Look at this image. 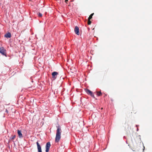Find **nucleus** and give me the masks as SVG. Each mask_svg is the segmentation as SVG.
<instances>
[{"label":"nucleus","instance_id":"9d476101","mask_svg":"<svg viewBox=\"0 0 152 152\" xmlns=\"http://www.w3.org/2000/svg\"><path fill=\"white\" fill-rule=\"evenodd\" d=\"M71 70L72 72L74 73L76 72V69L75 68L72 67V69H71Z\"/></svg>","mask_w":152,"mask_h":152},{"label":"nucleus","instance_id":"7ed1b4c3","mask_svg":"<svg viewBox=\"0 0 152 152\" xmlns=\"http://www.w3.org/2000/svg\"><path fill=\"white\" fill-rule=\"evenodd\" d=\"M85 90L86 92L88 94L90 95L93 98H95L94 95L91 91L88 89H86Z\"/></svg>","mask_w":152,"mask_h":152},{"label":"nucleus","instance_id":"6e6552de","mask_svg":"<svg viewBox=\"0 0 152 152\" xmlns=\"http://www.w3.org/2000/svg\"><path fill=\"white\" fill-rule=\"evenodd\" d=\"M17 131H18V136H19V137L20 138H23V136L22 134L21 133V131L19 130H18Z\"/></svg>","mask_w":152,"mask_h":152},{"label":"nucleus","instance_id":"1a4fd4ad","mask_svg":"<svg viewBox=\"0 0 152 152\" xmlns=\"http://www.w3.org/2000/svg\"><path fill=\"white\" fill-rule=\"evenodd\" d=\"M11 37V34L10 32H8L7 33L4 35V37L6 38H10Z\"/></svg>","mask_w":152,"mask_h":152},{"label":"nucleus","instance_id":"4468645a","mask_svg":"<svg viewBox=\"0 0 152 152\" xmlns=\"http://www.w3.org/2000/svg\"><path fill=\"white\" fill-rule=\"evenodd\" d=\"M38 16L39 17H41L42 16V14L40 13H39L38 14Z\"/></svg>","mask_w":152,"mask_h":152},{"label":"nucleus","instance_id":"f257e3e1","mask_svg":"<svg viewBox=\"0 0 152 152\" xmlns=\"http://www.w3.org/2000/svg\"><path fill=\"white\" fill-rule=\"evenodd\" d=\"M56 127L57 129L56 130V135L55 138V142H58L61 138V134L62 131L61 126H56Z\"/></svg>","mask_w":152,"mask_h":152},{"label":"nucleus","instance_id":"dca6fc26","mask_svg":"<svg viewBox=\"0 0 152 152\" xmlns=\"http://www.w3.org/2000/svg\"><path fill=\"white\" fill-rule=\"evenodd\" d=\"M68 1V0H65V2L66 3H67Z\"/></svg>","mask_w":152,"mask_h":152},{"label":"nucleus","instance_id":"9b49d317","mask_svg":"<svg viewBox=\"0 0 152 152\" xmlns=\"http://www.w3.org/2000/svg\"><path fill=\"white\" fill-rule=\"evenodd\" d=\"M16 137V135H14L13 136H12L10 138V140H14L15 139Z\"/></svg>","mask_w":152,"mask_h":152},{"label":"nucleus","instance_id":"f3484780","mask_svg":"<svg viewBox=\"0 0 152 152\" xmlns=\"http://www.w3.org/2000/svg\"><path fill=\"white\" fill-rule=\"evenodd\" d=\"M94 13H92L90 15H91L92 16L94 15Z\"/></svg>","mask_w":152,"mask_h":152},{"label":"nucleus","instance_id":"f03ea898","mask_svg":"<svg viewBox=\"0 0 152 152\" xmlns=\"http://www.w3.org/2000/svg\"><path fill=\"white\" fill-rule=\"evenodd\" d=\"M0 53L3 55L6 56V50L3 47L1 48L0 47Z\"/></svg>","mask_w":152,"mask_h":152},{"label":"nucleus","instance_id":"ddd939ff","mask_svg":"<svg viewBox=\"0 0 152 152\" xmlns=\"http://www.w3.org/2000/svg\"><path fill=\"white\" fill-rule=\"evenodd\" d=\"M90 20H88V25H90L91 23V21Z\"/></svg>","mask_w":152,"mask_h":152},{"label":"nucleus","instance_id":"f8f14e48","mask_svg":"<svg viewBox=\"0 0 152 152\" xmlns=\"http://www.w3.org/2000/svg\"><path fill=\"white\" fill-rule=\"evenodd\" d=\"M97 94L98 96H101L102 95V93L100 91H97Z\"/></svg>","mask_w":152,"mask_h":152},{"label":"nucleus","instance_id":"423d86ee","mask_svg":"<svg viewBox=\"0 0 152 152\" xmlns=\"http://www.w3.org/2000/svg\"><path fill=\"white\" fill-rule=\"evenodd\" d=\"M74 31H75V34H77V35H79L80 34V32L79 31V28L78 26H76L75 27Z\"/></svg>","mask_w":152,"mask_h":152},{"label":"nucleus","instance_id":"0eeeda50","mask_svg":"<svg viewBox=\"0 0 152 152\" xmlns=\"http://www.w3.org/2000/svg\"><path fill=\"white\" fill-rule=\"evenodd\" d=\"M58 74V73L56 72H54L52 73V77L54 79H55L57 75Z\"/></svg>","mask_w":152,"mask_h":152},{"label":"nucleus","instance_id":"20e7f679","mask_svg":"<svg viewBox=\"0 0 152 152\" xmlns=\"http://www.w3.org/2000/svg\"><path fill=\"white\" fill-rule=\"evenodd\" d=\"M50 142H48L46 143L45 146L46 148V152H49L50 148Z\"/></svg>","mask_w":152,"mask_h":152},{"label":"nucleus","instance_id":"39448f33","mask_svg":"<svg viewBox=\"0 0 152 152\" xmlns=\"http://www.w3.org/2000/svg\"><path fill=\"white\" fill-rule=\"evenodd\" d=\"M37 148L38 152H42L41 146H40L39 143L38 142V141L37 142Z\"/></svg>","mask_w":152,"mask_h":152},{"label":"nucleus","instance_id":"2eb2a0df","mask_svg":"<svg viewBox=\"0 0 152 152\" xmlns=\"http://www.w3.org/2000/svg\"><path fill=\"white\" fill-rule=\"evenodd\" d=\"M92 16L90 15L88 18V20H91L92 18Z\"/></svg>","mask_w":152,"mask_h":152}]
</instances>
